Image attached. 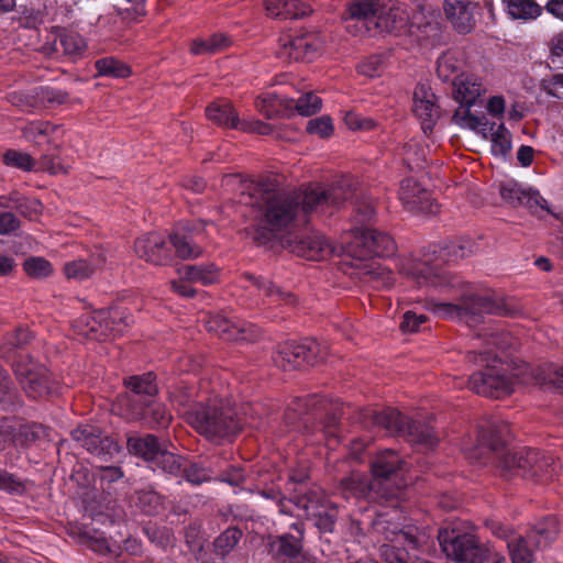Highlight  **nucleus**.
<instances>
[{"mask_svg":"<svg viewBox=\"0 0 563 563\" xmlns=\"http://www.w3.org/2000/svg\"><path fill=\"white\" fill-rule=\"evenodd\" d=\"M353 197H356V222H369L375 214L372 200L358 196L350 177H342L328 189L308 186L292 192H273L263 185L244 181L241 185L240 202L258 208L254 239L266 244L284 239L286 232L306 221L308 213L325 212L328 207H340Z\"/></svg>","mask_w":563,"mask_h":563,"instance_id":"obj_1","label":"nucleus"},{"mask_svg":"<svg viewBox=\"0 0 563 563\" xmlns=\"http://www.w3.org/2000/svg\"><path fill=\"white\" fill-rule=\"evenodd\" d=\"M170 401L186 416L188 423L207 439H227L241 428V422L234 418L235 413L230 405L222 399L213 398L207 404H190L188 396L170 395Z\"/></svg>","mask_w":563,"mask_h":563,"instance_id":"obj_2","label":"nucleus"},{"mask_svg":"<svg viewBox=\"0 0 563 563\" xmlns=\"http://www.w3.org/2000/svg\"><path fill=\"white\" fill-rule=\"evenodd\" d=\"M476 244L470 239H460L450 242L445 246H430L422 258H405L399 264V272L412 278L418 286L433 285L441 286L445 284L444 272L440 264L450 261L464 258L476 251Z\"/></svg>","mask_w":563,"mask_h":563,"instance_id":"obj_3","label":"nucleus"},{"mask_svg":"<svg viewBox=\"0 0 563 563\" xmlns=\"http://www.w3.org/2000/svg\"><path fill=\"white\" fill-rule=\"evenodd\" d=\"M559 471L554 456L536 449H522L516 453H505L499 460L500 476L507 481L520 476L536 484H545Z\"/></svg>","mask_w":563,"mask_h":563,"instance_id":"obj_4","label":"nucleus"},{"mask_svg":"<svg viewBox=\"0 0 563 563\" xmlns=\"http://www.w3.org/2000/svg\"><path fill=\"white\" fill-rule=\"evenodd\" d=\"M427 307L438 317L456 318L465 320L468 324L476 322L481 313L508 314L510 312L503 298L473 292L463 294L459 303L439 302L430 299L427 301Z\"/></svg>","mask_w":563,"mask_h":563,"instance_id":"obj_5","label":"nucleus"},{"mask_svg":"<svg viewBox=\"0 0 563 563\" xmlns=\"http://www.w3.org/2000/svg\"><path fill=\"white\" fill-rule=\"evenodd\" d=\"M492 532L498 538L507 539L512 563H532L534 561V549L548 547L556 537L559 529L555 518H548L540 523L527 537L510 534L509 531L499 523L492 525Z\"/></svg>","mask_w":563,"mask_h":563,"instance_id":"obj_6","label":"nucleus"},{"mask_svg":"<svg viewBox=\"0 0 563 563\" xmlns=\"http://www.w3.org/2000/svg\"><path fill=\"white\" fill-rule=\"evenodd\" d=\"M130 324L124 310L114 308L86 312L76 319L73 329L76 334L89 340H106L121 334Z\"/></svg>","mask_w":563,"mask_h":563,"instance_id":"obj_7","label":"nucleus"},{"mask_svg":"<svg viewBox=\"0 0 563 563\" xmlns=\"http://www.w3.org/2000/svg\"><path fill=\"white\" fill-rule=\"evenodd\" d=\"M530 365L523 364L509 376L503 365H488L483 371L474 373L468 379V387L478 395L499 398L510 394L515 384H525L522 377L529 378Z\"/></svg>","mask_w":563,"mask_h":563,"instance_id":"obj_8","label":"nucleus"},{"mask_svg":"<svg viewBox=\"0 0 563 563\" xmlns=\"http://www.w3.org/2000/svg\"><path fill=\"white\" fill-rule=\"evenodd\" d=\"M372 421L389 434L407 437L410 442L419 444L426 450L433 449L439 441V437L431 426L417 421L409 422L393 408L374 412Z\"/></svg>","mask_w":563,"mask_h":563,"instance_id":"obj_9","label":"nucleus"},{"mask_svg":"<svg viewBox=\"0 0 563 563\" xmlns=\"http://www.w3.org/2000/svg\"><path fill=\"white\" fill-rule=\"evenodd\" d=\"M456 125L474 131L485 140H490V151L495 156H506L511 150V133L503 123L489 122L484 115L473 114L468 109H456L453 114Z\"/></svg>","mask_w":563,"mask_h":563,"instance_id":"obj_10","label":"nucleus"},{"mask_svg":"<svg viewBox=\"0 0 563 563\" xmlns=\"http://www.w3.org/2000/svg\"><path fill=\"white\" fill-rule=\"evenodd\" d=\"M395 251L393 238L369 228H354L342 242V253L365 260L369 256H387Z\"/></svg>","mask_w":563,"mask_h":563,"instance_id":"obj_11","label":"nucleus"},{"mask_svg":"<svg viewBox=\"0 0 563 563\" xmlns=\"http://www.w3.org/2000/svg\"><path fill=\"white\" fill-rule=\"evenodd\" d=\"M438 540L446 556L457 563H484L492 555L490 548L470 533L459 534L455 530L441 529Z\"/></svg>","mask_w":563,"mask_h":563,"instance_id":"obj_12","label":"nucleus"},{"mask_svg":"<svg viewBox=\"0 0 563 563\" xmlns=\"http://www.w3.org/2000/svg\"><path fill=\"white\" fill-rule=\"evenodd\" d=\"M14 373L26 393L33 399L43 398L56 391L47 369L35 363L32 358L24 357L14 363Z\"/></svg>","mask_w":563,"mask_h":563,"instance_id":"obj_13","label":"nucleus"},{"mask_svg":"<svg viewBox=\"0 0 563 563\" xmlns=\"http://www.w3.org/2000/svg\"><path fill=\"white\" fill-rule=\"evenodd\" d=\"M274 363L284 371L300 367L303 364L313 365L323 360L320 355V344L314 340L302 342H286L282 344L274 355Z\"/></svg>","mask_w":563,"mask_h":563,"instance_id":"obj_14","label":"nucleus"},{"mask_svg":"<svg viewBox=\"0 0 563 563\" xmlns=\"http://www.w3.org/2000/svg\"><path fill=\"white\" fill-rule=\"evenodd\" d=\"M498 190L504 203L510 207H525L534 214H539L540 211L550 214L554 212L538 190L523 186L515 179L501 181Z\"/></svg>","mask_w":563,"mask_h":563,"instance_id":"obj_15","label":"nucleus"},{"mask_svg":"<svg viewBox=\"0 0 563 563\" xmlns=\"http://www.w3.org/2000/svg\"><path fill=\"white\" fill-rule=\"evenodd\" d=\"M430 22L426 20L424 14L415 13L412 16L409 15L407 9L402 4H393L389 8L380 7L377 19L373 22V34L376 33H393L402 32L407 27L421 29L424 25H429Z\"/></svg>","mask_w":563,"mask_h":563,"instance_id":"obj_16","label":"nucleus"},{"mask_svg":"<svg viewBox=\"0 0 563 563\" xmlns=\"http://www.w3.org/2000/svg\"><path fill=\"white\" fill-rule=\"evenodd\" d=\"M380 7L379 0H350L344 18L346 31L354 36L372 34Z\"/></svg>","mask_w":563,"mask_h":563,"instance_id":"obj_17","label":"nucleus"},{"mask_svg":"<svg viewBox=\"0 0 563 563\" xmlns=\"http://www.w3.org/2000/svg\"><path fill=\"white\" fill-rule=\"evenodd\" d=\"M320 49V43L311 34H284L278 41L276 54L285 62H311Z\"/></svg>","mask_w":563,"mask_h":563,"instance_id":"obj_18","label":"nucleus"},{"mask_svg":"<svg viewBox=\"0 0 563 563\" xmlns=\"http://www.w3.org/2000/svg\"><path fill=\"white\" fill-rule=\"evenodd\" d=\"M286 246L299 257L311 261L325 260L333 253H342V246H332L320 233H311L296 241H286Z\"/></svg>","mask_w":563,"mask_h":563,"instance_id":"obj_19","label":"nucleus"},{"mask_svg":"<svg viewBox=\"0 0 563 563\" xmlns=\"http://www.w3.org/2000/svg\"><path fill=\"white\" fill-rule=\"evenodd\" d=\"M487 89L483 79L468 73H462L460 77L453 80L452 95L454 100L460 103L457 109H468L474 106L485 93Z\"/></svg>","mask_w":563,"mask_h":563,"instance_id":"obj_20","label":"nucleus"},{"mask_svg":"<svg viewBox=\"0 0 563 563\" xmlns=\"http://www.w3.org/2000/svg\"><path fill=\"white\" fill-rule=\"evenodd\" d=\"M399 199L412 212L435 213L438 210L429 192L412 177L401 181Z\"/></svg>","mask_w":563,"mask_h":563,"instance_id":"obj_21","label":"nucleus"},{"mask_svg":"<svg viewBox=\"0 0 563 563\" xmlns=\"http://www.w3.org/2000/svg\"><path fill=\"white\" fill-rule=\"evenodd\" d=\"M478 5L472 0H445L443 10L452 26L462 34L470 33L476 23Z\"/></svg>","mask_w":563,"mask_h":563,"instance_id":"obj_22","label":"nucleus"},{"mask_svg":"<svg viewBox=\"0 0 563 563\" xmlns=\"http://www.w3.org/2000/svg\"><path fill=\"white\" fill-rule=\"evenodd\" d=\"M412 111L421 122L423 133L432 130L439 118L435 96L427 85H419L413 92Z\"/></svg>","mask_w":563,"mask_h":563,"instance_id":"obj_23","label":"nucleus"},{"mask_svg":"<svg viewBox=\"0 0 563 563\" xmlns=\"http://www.w3.org/2000/svg\"><path fill=\"white\" fill-rule=\"evenodd\" d=\"M402 465L404 461L400 456L390 450L379 453L372 463L373 479L388 494V498L394 495L388 483L398 471L402 470Z\"/></svg>","mask_w":563,"mask_h":563,"instance_id":"obj_24","label":"nucleus"},{"mask_svg":"<svg viewBox=\"0 0 563 563\" xmlns=\"http://www.w3.org/2000/svg\"><path fill=\"white\" fill-rule=\"evenodd\" d=\"M106 255L103 252L91 254L88 257H80L66 262L63 267L67 279L82 282L91 278L106 266Z\"/></svg>","mask_w":563,"mask_h":563,"instance_id":"obj_25","label":"nucleus"},{"mask_svg":"<svg viewBox=\"0 0 563 563\" xmlns=\"http://www.w3.org/2000/svg\"><path fill=\"white\" fill-rule=\"evenodd\" d=\"M244 325V323L233 322L222 314H212L206 320L208 331L228 341L252 340L254 330L251 327L246 329Z\"/></svg>","mask_w":563,"mask_h":563,"instance_id":"obj_26","label":"nucleus"},{"mask_svg":"<svg viewBox=\"0 0 563 563\" xmlns=\"http://www.w3.org/2000/svg\"><path fill=\"white\" fill-rule=\"evenodd\" d=\"M341 490L343 496L349 498H388V494L378 487V485L372 479L369 483L366 477L361 474L353 472L351 476L342 479Z\"/></svg>","mask_w":563,"mask_h":563,"instance_id":"obj_27","label":"nucleus"},{"mask_svg":"<svg viewBox=\"0 0 563 563\" xmlns=\"http://www.w3.org/2000/svg\"><path fill=\"white\" fill-rule=\"evenodd\" d=\"M71 435L75 441L96 455L117 450V444L108 437H103L100 429L93 426H80L71 432Z\"/></svg>","mask_w":563,"mask_h":563,"instance_id":"obj_28","label":"nucleus"},{"mask_svg":"<svg viewBox=\"0 0 563 563\" xmlns=\"http://www.w3.org/2000/svg\"><path fill=\"white\" fill-rule=\"evenodd\" d=\"M134 252L140 258L155 265H163L168 261L165 241L157 233L137 238L134 243Z\"/></svg>","mask_w":563,"mask_h":563,"instance_id":"obj_29","label":"nucleus"},{"mask_svg":"<svg viewBox=\"0 0 563 563\" xmlns=\"http://www.w3.org/2000/svg\"><path fill=\"white\" fill-rule=\"evenodd\" d=\"M297 506L306 511L307 517L316 519V526L323 531H331L334 525L333 515L329 514L325 507L311 493L298 499Z\"/></svg>","mask_w":563,"mask_h":563,"instance_id":"obj_30","label":"nucleus"},{"mask_svg":"<svg viewBox=\"0 0 563 563\" xmlns=\"http://www.w3.org/2000/svg\"><path fill=\"white\" fill-rule=\"evenodd\" d=\"M134 418H142L146 420L152 427L166 428L170 420L172 415L166 410L165 406L155 399L144 401L140 408L133 409Z\"/></svg>","mask_w":563,"mask_h":563,"instance_id":"obj_31","label":"nucleus"},{"mask_svg":"<svg viewBox=\"0 0 563 563\" xmlns=\"http://www.w3.org/2000/svg\"><path fill=\"white\" fill-rule=\"evenodd\" d=\"M86 48L85 40L77 33L58 30L53 42V51L62 52L69 58L81 56Z\"/></svg>","mask_w":563,"mask_h":563,"instance_id":"obj_32","label":"nucleus"},{"mask_svg":"<svg viewBox=\"0 0 563 563\" xmlns=\"http://www.w3.org/2000/svg\"><path fill=\"white\" fill-rule=\"evenodd\" d=\"M206 114L210 121L218 125L231 129H238L240 126L241 121L239 120L232 103L228 100H218L212 102L207 107Z\"/></svg>","mask_w":563,"mask_h":563,"instance_id":"obj_33","label":"nucleus"},{"mask_svg":"<svg viewBox=\"0 0 563 563\" xmlns=\"http://www.w3.org/2000/svg\"><path fill=\"white\" fill-rule=\"evenodd\" d=\"M180 279L189 283H200L202 285H211L218 280V268L212 265H185L177 269Z\"/></svg>","mask_w":563,"mask_h":563,"instance_id":"obj_34","label":"nucleus"},{"mask_svg":"<svg viewBox=\"0 0 563 563\" xmlns=\"http://www.w3.org/2000/svg\"><path fill=\"white\" fill-rule=\"evenodd\" d=\"M125 384L134 393L132 401L140 402V406L153 398L157 393L155 377L152 373L132 376L125 380Z\"/></svg>","mask_w":563,"mask_h":563,"instance_id":"obj_35","label":"nucleus"},{"mask_svg":"<svg viewBox=\"0 0 563 563\" xmlns=\"http://www.w3.org/2000/svg\"><path fill=\"white\" fill-rule=\"evenodd\" d=\"M128 449L131 453L143 457L151 466L154 460H157L163 448L154 435L148 434L143 438H129Z\"/></svg>","mask_w":563,"mask_h":563,"instance_id":"obj_36","label":"nucleus"},{"mask_svg":"<svg viewBox=\"0 0 563 563\" xmlns=\"http://www.w3.org/2000/svg\"><path fill=\"white\" fill-rule=\"evenodd\" d=\"M503 7L514 20H533L542 13V7L534 0H503Z\"/></svg>","mask_w":563,"mask_h":563,"instance_id":"obj_37","label":"nucleus"},{"mask_svg":"<svg viewBox=\"0 0 563 563\" xmlns=\"http://www.w3.org/2000/svg\"><path fill=\"white\" fill-rule=\"evenodd\" d=\"M463 60L461 54L456 51H448L443 53L437 62V74L442 81L455 80L461 76Z\"/></svg>","mask_w":563,"mask_h":563,"instance_id":"obj_38","label":"nucleus"},{"mask_svg":"<svg viewBox=\"0 0 563 563\" xmlns=\"http://www.w3.org/2000/svg\"><path fill=\"white\" fill-rule=\"evenodd\" d=\"M291 528L298 532V536L286 533L272 543V549L278 556L291 559L299 554L301 550L302 527L300 523H292Z\"/></svg>","mask_w":563,"mask_h":563,"instance_id":"obj_39","label":"nucleus"},{"mask_svg":"<svg viewBox=\"0 0 563 563\" xmlns=\"http://www.w3.org/2000/svg\"><path fill=\"white\" fill-rule=\"evenodd\" d=\"M523 383L531 384H551L555 388L563 390V366L553 367L552 365L532 368L530 366L529 378L522 377Z\"/></svg>","mask_w":563,"mask_h":563,"instance_id":"obj_40","label":"nucleus"},{"mask_svg":"<svg viewBox=\"0 0 563 563\" xmlns=\"http://www.w3.org/2000/svg\"><path fill=\"white\" fill-rule=\"evenodd\" d=\"M0 206L5 209H15L23 216L32 217L37 214L42 206L36 199L26 198L19 192H12L9 196L0 197Z\"/></svg>","mask_w":563,"mask_h":563,"instance_id":"obj_41","label":"nucleus"},{"mask_svg":"<svg viewBox=\"0 0 563 563\" xmlns=\"http://www.w3.org/2000/svg\"><path fill=\"white\" fill-rule=\"evenodd\" d=\"M230 44L231 40L227 35L217 33L207 40L196 38L192 41L190 52L195 55L216 54L229 47Z\"/></svg>","mask_w":563,"mask_h":563,"instance_id":"obj_42","label":"nucleus"},{"mask_svg":"<svg viewBox=\"0 0 563 563\" xmlns=\"http://www.w3.org/2000/svg\"><path fill=\"white\" fill-rule=\"evenodd\" d=\"M265 9L271 16H285V18H302L310 13V10H301L297 8V1L288 0H265Z\"/></svg>","mask_w":563,"mask_h":563,"instance_id":"obj_43","label":"nucleus"},{"mask_svg":"<svg viewBox=\"0 0 563 563\" xmlns=\"http://www.w3.org/2000/svg\"><path fill=\"white\" fill-rule=\"evenodd\" d=\"M98 76L126 78L131 75L129 65L114 57L100 58L95 63Z\"/></svg>","mask_w":563,"mask_h":563,"instance_id":"obj_44","label":"nucleus"},{"mask_svg":"<svg viewBox=\"0 0 563 563\" xmlns=\"http://www.w3.org/2000/svg\"><path fill=\"white\" fill-rule=\"evenodd\" d=\"M245 278L252 286L256 287L258 290L263 291L266 297L271 298L273 302L292 303L295 301L290 294L280 290L267 279L255 277L253 275H245Z\"/></svg>","mask_w":563,"mask_h":563,"instance_id":"obj_45","label":"nucleus"},{"mask_svg":"<svg viewBox=\"0 0 563 563\" xmlns=\"http://www.w3.org/2000/svg\"><path fill=\"white\" fill-rule=\"evenodd\" d=\"M54 131L48 122L34 121L26 123L22 128L23 137L31 143L41 145L49 141L51 133Z\"/></svg>","mask_w":563,"mask_h":563,"instance_id":"obj_46","label":"nucleus"},{"mask_svg":"<svg viewBox=\"0 0 563 563\" xmlns=\"http://www.w3.org/2000/svg\"><path fill=\"white\" fill-rule=\"evenodd\" d=\"M428 153L429 148L412 140L404 146V162L410 169H421L426 165Z\"/></svg>","mask_w":563,"mask_h":563,"instance_id":"obj_47","label":"nucleus"},{"mask_svg":"<svg viewBox=\"0 0 563 563\" xmlns=\"http://www.w3.org/2000/svg\"><path fill=\"white\" fill-rule=\"evenodd\" d=\"M151 467L154 471L161 470L162 472L170 475H179L184 467V460L180 456L162 449L157 460H154Z\"/></svg>","mask_w":563,"mask_h":563,"instance_id":"obj_48","label":"nucleus"},{"mask_svg":"<svg viewBox=\"0 0 563 563\" xmlns=\"http://www.w3.org/2000/svg\"><path fill=\"white\" fill-rule=\"evenodd\" d=\"M500 444L499 439H488L487 433H482L478 438V444L475 448L463 445V451L470 460L479 461L486 454L497 451Z\"/></svg>","mask_w":563,"mask_h":563,"instance_id":"obj_49","label":"nucleus"},{"mask_svg":"<svg viewBox=\"0 0 563 563\" xmlns=\"http://www.w3.org/2000/svg\"><path fill=\"white\" fill-rule=\"evenodd\" d=\"M170 242L175 247L176 254L183 260L196 258L201 254V249L195 245L191 238L179 232L170 236Z\"/></svg>","mask_w":563,"mask_h":563,"instance_id":"obj_50","label":"nucleus"},{"mask_svg":"<svg viewBox=\"0 0 563 563\" xmlns=\"http://www.w3.org/2000/svg\"><path fill=\"white\" fill-rule=\"evenodd\" d=\"M23 268L27 276L35 279L46 278L53 273L52 264L40 256H33L25 260Z\"/></svg>","mask_w":563,"mask_h":563,"instance_id":"obj_51","label":"nucleus"},{"mask_svg":"<svg viewBox=\"0 0 563 563\" xmlns=\"http://www.w3.org/2000/svg\"><path fill=\"white\" fill-rule=\"evenodd\" d=\"M25 489V482L22 478L0 468V490L10 495H22Z\"/></svg>","mask_w":563,"mask_h":563,"instance_id":"obj_52","label":"nucleus"},{"mask_svg":"<svg viewBox=\"0 0 563 563\" xmlns=\"http://www.w3.org/2000/svg\"><path fill=\"white\" fill-rule=\"evenodd\" d=\"M385 69V59L382 55H373L358 64L357 70L361 75L374 78L383 74Z\"/></svg>","mask_w":563,"mask_h":563,"instance_id":"obj_53","label":"nucleus"},{"mask_svg":"<svg viewBox=\"0 0 563 563\" xmlns=\"http://www.w3.org/2000/svg\"><path fill=\"white\" fill-rule=\"evenodd\" d=\"M5 165L30 172L34 168L35 163L33 158L23 152L10 150L3 155Z\"/></svg>","mask_w":563,"mask_h":563,"instance_id":"obj_54","label":"nucleus"},{"mask_svg":"<svg viewBox=\"0 0 563 563\" xmlns=\"http://www.w3.org/2000/svg\"><path fill=\"white\" fill-rule=\"evenodd\" d=\"M367 274L377 288H389L394 285L395 277L389 268L380 267L373 263Z\"/></svg>","mask_w":563,"mask_h":563,"instance_id":"obj_55","label":"nucleus"},{"mask_svg":"<svg viewBox=\"0 0 563 563\" xmlns=\"http://www.w3.org/2000/svg\"><path fill=\"white\" fill-rule=\"evenodd\" d=\"M181 474H184V477L188 483H191L194 485H200L211 479L210 471L196 463H192L190 465L184 464Z\"/></svg>","mask_w":563,"mask_h":563,"instance_id":"obj_56","label":"nucleus"},{"mask_svg":"<svg viewBox=\"0 0 563 563\" xmlns=\"http://www.w3.org/2000/svg\"><path fill=\"white\" fill-rule=\"evenodd\" d=\"M295 108L301 115H312L316 112H318L321 108V99L311 93L308 92L303 96H301L295 103Z\"/></svg>","mask_w":563,"mask_h":563,"instance_id":"obj_57","label":"nucleus"},{"mask_svg":"<svg viewBox=\"0 0 563 563\" xmlns=\"http://www.w3.org/2000/svg\"><path fill=\"white\" fill-rule=\"evenodd\" d=\"M307 131L320 137H329L333 133V123L330 117L322 115L308 121Z\"/></svg>","mask_w":563,"mask_h":563,"instance_id":"obj_58","label":"nucleus"},{"mask_svg":"<svg viewBox=\"0 0 563 563\" xmlns=\"http://www.w3.org/2000/svg\"><path fill=\"white\" fill-rule=\"evenodd\" d=\"M485 340L487 343V347L485 350L479 351V356L483 362L489 361V354H490L489 346L490 345H494L499 350H505L509 346V335L505 334V333H495V332L486 333Z\"/></svg>","mask_w":563,"mask_h":563,"instance_id":"obj_59","label":"nucleus"},{"mask_svg":"<svg viewBox=\"0 0 563 563\" xmlns=\"http://www.w3.org/2000/svg\"><path fill=\"white\" fill-rule=\"evenodd\" d=\"M137 505L146 514L156 512L161 505V496L152 490L137 493Z\"/></svg>","mask_w":563,"mask_h":563,"instance_id":"obj_60","label":"nucleus"},{"mask_svg":"<svg viewBox=\"0 0 563 563\" xmlns=\"http://www.w3.org/2000/svg\"><path fill=\"white\" fill-rule=\"evenodd\" d=\"M542 88L547 95L563 100V71L543 79Z\"/></svg>","mask_w":563,"mask_h":563,"instance_id":"obj_61","label":"nucleus"},{"mask_svg":"<svg viewBox=\"0 0 563 563\" xmlns=\"http://www.w3.org/2000/svg\"><path fill=\"white\" fill-rule=\"evenodd\" d=\"M256 106L264 115L273 118L279 112L280 100L273 93H265L258 99Z\"/></svg>","mask_w":563,"mask_h":563,"instance_id":"obj_62","label":"nucleus"},{"mask_svg":"<svg viewBox=\"0 0 563 563\" xmlns=\"http://www.w3.org/2000/svg\"><path fill=\"white\" fill-rule=\"evenodd\" d=\"M241 532L238 529H228L216 540V548L224 554L239 542Z\"/></svg>","mask_w":563,"mask_h":563,"instance_id":"obj_63","label":"nucleus"},{"mask_svg":"<svg viewBox=\"0 0 563 563\" xmlns=\"http://www.w3.org/2000/svg\"><path fill=\"white\" fill-rule=\"evenodd\" d=\"M343 120L351 130H372L375 126V122L371 118H362L353 111L345 112Z\"/></svg>","mask_w":563,"mask_h":563,"instance_id":"obj_64","label":"nucleus"}]
</instances>
